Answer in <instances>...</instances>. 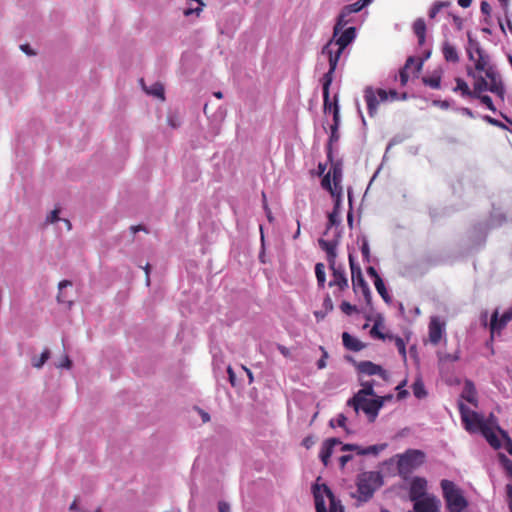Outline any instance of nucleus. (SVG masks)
I'll return each mask as SVG.
<instances>
[{"label":"nucleus","instance_id":"nucleus-1","mask_svg":"<svg viewBox=\"0 0 512 512\" xmlns=\"http://www.w3.org/2000/svg\"><path fill=\"white\" fill-rule=\"evenodd\" d=\"M355 38L356 28L353 26L344 30L342 29L337 36H335V30H333L332 39L322 48V54L328 56V70L335 72L341 54L344 49L355 40Z\"/></svg>","mask_w":512,"mask_h":512},{"label":"nucleus","instance_id":"nucleus-2","mask_svg":"<svg viewBox=\"0 0 512 512\" xmlns=\"http://www.w3.org/2000/svg\"><path fill=\"white\" fill-rule=\"evenodd\" d=\"M320 480L321 477H318L311 487L316 512H344L341 500L335 496L327 484H319Z\"/></svg>","mask_w":512,"mask_h":512},{"label":"nucleus","instance_id":"nucleus-3","mask_svg":"<svg viewBox=\"0 0 512 512\" xmlns=\"http://www.w3.org/2000/svg\"><path fill=\"white\" fill-rule=\"evenodd\" d=\"M443 498L448 511L463 512L469 505L463 490L453 481L443 479L440 482Z\"/></svg>","mask_w":512,"mask_h":512},{"label":"nucleus","instance_id":"nucleus-4","mask_svg":"<svg viewBox=\"0 0 512 512\" xmlns=\"http://www.w3.org/2000/svg\"><path fill=\"white\" fill-rule=\"evenodd\" d=\"M383 485V477L380 472H363L357 476V499L360 502H368L375 491Z\"/></svg>","mask_w":512,"mask_h":512},{"label":"nucleus","instance_id":"nucleus-5","mask_svg":"<svg viewBox=\"0 0 512 512\" xmlns=\"http://www.w3.org/2000/svg\"><path fill=\"white\" fill-rule=\"evenodd\" d=\"M426 454L419 449H407L398 455L397 471L403 480H408L414 470L424 464Z\"/></svg>","mask_w":512,"mask_h":512},{"label":"nucleus","instance_id":"nucleus-6","mask_svg":"<svg viewBox=\"0 0 512 512\" xmlns=\"http://www.w3.org/2000/svg\"><path fill=\"white\" fill-rule=\"evenodd\" d=\"M458 409L467 431L474 432L478 429L482 432L489 427L488 420L481 413L471 410L463 402L458 403Z\"/></svg>","mask_w":512,"mask_h":512},{"label":"nucleus","instance_id":"nucleus-7","mask_svg":"<svg viewBox=\"0 0 512 512\" xmlns=\"http://www.w3.org/2000/svg\"><path fill=\"white\" fill-rule=\"evenodd\" d=\"M341 240V229H337V231L332 236V239L325 240L323 238L318 239V244L322 250L326 252L327 261L329 264V268H333L336 265L337 258V247Z\"/></svg>","mask_w":512,"mask_h":512},{"label":"nucleus","instance_id":"nucleus-8","mask_svg":"<svg viewBox=\"0 0 512 512\" xmlns=\"http://www.w3.org/2000/svg\"><path fill=\"white\" fill-rule=\"evenodd\" d=\"M334 71L328 70L321 78L322 96H323V110L324 113L331 112L333 114L334 101H330V86L333 81Z\"/></svg>","mask_w":512,"mask_h":512},{"label":"nucleus","instance_id":"nucleus-9","mask_svg":"<svg viewBox=\"0 0 512 512\" xmlns=\"http://www.w3.org/2000/svg\"><path fill=\"white\" fill-rule=\"evenodd\" d=\"M372 399L367 398L361 404L360 410H362L370 423H374L378 417L379 411L383 408V398H376L372 396Z\"/></svg>","mask_w":512,"mask_h":512},{"label":"nucleus","instance_id":"nucleus-10","mask_svg":"<svg viewBox=\"0 0 512 512\" xmlns=\"http://www.w3.org/2000/svg\"><path fill=\"white\" fill-rule=\"evenodd\" d=\"M357 372L368 376L378 375L385 381L389 378L388 372L382 366L369 360L360 361L357 364Z\"/></svg>","mask_w":512,"mask_h":512},{"label":"nucleus","instance_id":"nucleus-11","mask_svg":"<svg viewBox=\"0 0 512 512\" xmlns=\"http://www.w3.org/2000/svg\"><path fill=\"white\" fill-rule=\"evenodd\" d=\"M427 489V480L423 477L414 476L411 479L410 488H409V498L412 502L420 500L426 496Z\"/></svg>","mask_w":512,"mask_h":512},{"label":"nucleus","instance_id":"nucleus-12","mask_svg":"<svg viewBox=\"0 0 512 512\" xmlns=\"http://www.w3.org/2000/svg\"><path fill=\"white\" fill-rule=\"evenodd\" d=\"M441 502L435 496H426L414 502L411 512H439Z\"/></svg>","mask_w":512,"mask_h":512},{"label":"nucleus","instance_id":"nucleus-13","mask_svg":"<svg viewBox=\"0 0 512 512\" xmlns=\"http://www.w3.org/2000/svg\"><path fill=\"white\" fill-rule=\"evenodd\" d=\"M330 270L332 271L333 279L330 280V282L328 283V286L329 287L336 286V287H338L339 291H344V290L348 289V287H349L348 278L346 276L344 267L342 265H338L333 268H330Z\"/></svg>","mask_w":512,"mask_h":512},{"label":"nucleus","instance_id":"nucleus-14","mask_svg":"<svg viewBox=\"0 0 512 512\" xmlns=\"http://www.w3.org/2000/svg\"><path fill=\"white\" fill-rule=\"evenodd\" d=\"M340 444H342L341 440L336 437L328 438L322 443L319 458L325 467L330 463V457L333 454L334 447Z\"/></svg>","mask_w":512,"mask_h":512},{"label":"nucleus","instance_id":"nucleus-15","mask_svg":"<svg viewBox=\"0 0 512 512\" xmlns=\"http://www.w3.org/2000/svg\"><path fill=\"white\" fill-rule=\"evenodd\" d=\"M501 87H497L494 83H488L487 80L481 76L478 75L473 88V97H479L483 92L490 91L494 94H500Z\"/></svg>","mask_w":512,"mask_h":512},{"label":"nucleus","instance_id":"nucleus-16","mask_svg":"<svg viewBox=\"0 0 512 512\" xmlns=\"http://www.w3.org/2000/svg\"><path fill=\"white\" fill-rule=\"evenodd\" d=\"M364 99L367 104V111L370 117H374L377 113L378 105L380 103L375 89L372 86H366L364 89Z\"/></svg>","mask_w":512,"mask_h":512},{"label":"nucleus","instance_id":"nucleus-17","mask_svg":"<svg viewBox=\"0 0 512 512\" xmlns=\"http://www.w3.org/2000/svg\"><path fill=\"white\" fill-rule=\"evenodd\" d=\"M428 329L430 342L437 345L445 332L444 325L437 317H433L429 323Z\"/></svg>","mask_w":512,"mask_h":512},{"label":"nucleus","instance_id":"nucleus-18","mask_svg":"<svg viewBox=\"0 0 512 512\" xmlns=\"http://www.w3.org/2000/svg\"><path fill=\"white\" fill-rule=\"evenodd\" d=\"M461 398H463L464 400H466L468 403L472 404L475 407L478 406L477 391L472 380H465L464 387L461 392Z\"/></svg>","mask_w":512,"mask_h":512},{"label":"nucleus","instance_id":"nucleus-19","mask_svg":"<svg viewBox=\"0 0 512 512\" xmlns=\"http://www.w3.org/2000/svg\"><path fill=\"white\" fill-rule=\"evenodd\" d=\"M342 343L347 350L353 352H359L366 347L365 343L361 342L358 338L352 336L348 332L342 333Z\"/></svg>","mask_w":512,"mask_h":512},{"label":"nucleus","instance_id":"nucleus-20","mask_svg":"<svg viewBox=\"0 0 512 512\" xmlns=\"http://www.w3.org/2000/svg\"><path fill=\"white\" fill-rule=\"evenodd\" d=\"M353 291L357 294L359 291L362 293L366 303L368 305L372 302V292L371 289L364 279V277H361L355 281L352 282Z\"/></svg>","mask_w":512,"mask_h":512},{"label":"nucleus","instance_id":"nucleus-21","mask_svg":"<svg viewBox=\"0 0 512 512\" xmlns=\"http://www.w3.org/2000/svg\"><path fill=\"white\" fill-rule=\"evenodd\" d=\"M331 165V173L333 175V183L336 188L341 187V181L343 177V162L342 159L334 160V156L332 155V160H327Z\"/></svg>","mask_w":512,"mask_h":512},{"label":"nucleus","instance_id":"nucleus-22","mask_svg":"<svg viewBox=\"0 0 512 512\" xmlns=\"http://www.w3.org/2000/svg\"><path fill=\"white\" fill-rule=\"evenodd\" d=\"M467 57L470 61H474V54H477L483 50L480 42L472 36L470 31L467 32V45L465 47Z\"/></svg>","mask_w":512,"mask_h":512},{"label":"nucleus","instance_id":"nucleus-23","mask_svg":"<svg viewBox=\"0 0 512 512\" xmlns=\"http://www.w3.org/2000/svg\"><path fill=\"white\" fill-rule=\"evenodd\" d=\"M384 317L382 314H377L374 319V325L372 329L370 330V335L373 338L380 339V340H392V337H394L393 334H385L379 330V328L383 325Z\"/></svg>","mask_w":512,"mask_h":512},{"label":"nucleus","instance_id":"nucleus-24","mask_svg":"<svg viewBox=\"0 0 512 512\" xmlns=\"http://www.w3.org/2000/svg\"><path fill=\"white\" fill-rule=\"evenodd\" d=\"M443 57L447 62L457 63L460 60L459 53L455 46H453L448 40L442 43Z\"/></svg>","mask_w":512,"mask_h":512},{"label":"nucleus","instance_id":"nucleus-25","mask_svg":"<svg viewBox=\"0 0 512 512\" xmlns=\"http://www.w3.org/2000/svg\"><path fill=\"white\" fill-rule=\"evenodd\" d=\"M368 397H370V394L361 388L351 398L348 399L347 406L352 407L355 413L358 414L360 411L361 404Z\"/></svg>","mask_w":512,"mask_h":512},{"label":"nucleus","instance_id":"nucleus-26","mask_svg":"<svg viewBox=\"0 0 512 512\" xmlns=\"http://www.w3.org/2000/svg\"><path fill=\"white\" fill-rule=\"evenodd\" d=\"M443 71L441 69H435L431 76L422 77V82L425 86H428L432 89H440L441 88V79H442Z\"/></svg>","mask_w":512,"mask_h":512},{"label":"nucleus","instance_id":"nucleus-27","mask_svg":"<svg viewBox=\"0 0 512 512\" xmlns=\"http://www.w3.org/2000/svg\"><path fill=\"white\" fill-rule=\"evenodd\" d=\"M332 228H334L333 234L337 231V229H341V232L343 231V227L341 226L340 214H338L336 211H331L330 213H328V222L323 235H329Z\"/></svg>","mask_w":512,"mask_h":512},{"label":"nucleus","instance_id":"nucleus-28","mask_svg":"<svg viewBox=\"0 0 512 512\" xmlns=\"http://www.w3.org/2000/svg\"><path fill=\"white\" fill-rule=\"evenodd\" d=\"M485 75L490 80V83H494L497 87H501L502 92L500 94H496V95L498 97H500L501 99H503L504 94H505V87H504L502 80L500 78H498V73H497L496 69L493 66H489L486 69Z\"/></svg>","mask_w":512,"mask_h":512},{"label":"nucleus","instance_id":"nucleus-29","mask_svg":"<svg viewBox=\"0 0 512 512\" xmlns=\"http://www.w3.org/2000/svg\"><path fill=\"white\" fill-rule=\"evenodd\" d=\"M481 434L492 448L495 450L502 448V443L491 426L482 431Z\"/></svg>","mask_w":512,"mask_h":512},{"label":"nucleus","instance_id":"nucleus-30","mask_svg":"<svg viewBox=\"0 0 512 512\" xmlns=\"http://www.w3.org/2000/svg\"><path fill=\"white\" fill-rule=\"evenodd\" d=\"M413 31L418 38V44L422 46L426 38V23L424 19L418 18L413 23Z\"/></svg>","mask_w":512,"mask_h":512},{"label":"nucleus","instance_id":"nucleus-31","mask_svg":"<svg viewBox=\"0 0 512 512\" xmlns=\"http://www.w3.org/2000/svg\"><path fill=\"white\" fill-rule=\"evenodd\" d=\"M339 139H340L339 129H336V127H330V135H329V139L326 144V147H325L327 160H332L333 144L337 143L339 141Z\"/></svg>","mask_w":512,"mask_h":512},{"label":"nucleus","instance_id":"nucleus-32","mask_svg":"<svg viewBox=\"0 0 512 512\" xmlns=\"http://www.w3.org/2000/svg\"><path fill=\"white\" fill-rule=\"evenodd\" d=\"M456 86L453 88V92H459L463 98H473V91L470 90L467 82L460 78H455Z\"/></svg>","mask_w":512,"mask_h":512},{"label":"nucleus","instance_id":"nucleus-33","mask_svg":"<svg viewBox=\"0 0 512 512\" xmlns=\"http://www.w3.org/2000/svg\"><path fill=\"white\" fill-rule=\"evenodd\" d=\"M478 58L474 60L475 62V70L479 72H486V69L490 66V56L483 49L481 52L477 53Z\"/></svg>","mask_w":512,"mask_h":512},{"label":"nucleus","instance_id":"nucleus-34","mask_svg":"<svg viewBox=\"0 0 512 512\" xmlns=\"http://www.w3.org/2000/svg\"><path fill=\"white\" fill-rule=\"evenodd\" d=\"M506 326H502V319L499 317L498 310H495L490 319L489 328L491 331V341L493 340V334L495 332L500 333Z\"/></svg>","mask_w":512,"mask_h":512},{"label":"nucleus","instance_id":"nucleus-35","mask_svg":"<svg viewBox=\"0 0 512 512\" xmlns=\"http://www.w3.org/2000/svg\"><path fill=\"white\" fill-rule=\"evenodd\" d=\"M348 261H349V266H350V270H351V280L352 282L361 278V277H364L363 276V273H362V270H361V267L359 265V263L356 261L353 253H349L348 254Z\"/></svg>","mask_w":512,"mask_h":512},{"label":"nucleus","instance_id":"nucleus-36","mask_svg":"<svg viewBox=\"0 0 512 512\" xmlns=\"http://www.w3.org/2000/svg\"><path fill=\"white\" fill-rule=\"evenodd\" d=\"M141 84L143 86V89L146 91L147 94L158 97L162 100H164V86L160 82L153 83L149 88H146L144 85L143 79H141Z\"/></svg>","mask_w":512,"mask_h":512},{"label":"nucleus","instance_id":"nucleus-37","mask_svg":"<svg viewBox=\"0 0 512 512\" xmlns=\"http://www.w3.org/2000/svg\"><path fill=\"white\" fill-rule=\"evenodd\" d=\"M413 394L417 399H424L427 396V390L421 377H417L412 384Z\"/></svg>","mask_w":512,"mask_h":512},{"label":"nucleus","instance_id":"nucleus-38","mask_svg":"<svg viewBox=\"0 0 512 512\" xmlns=\"http://www.w3.org/2000/svg\"><path fill=\"white\" fill-rule=\"evenodd\" d=\"M374 286L378 294L382 297L383 301L387 304H390L392 302V297L385 286L384 280L382 278H378V280L375 281Z\"/></svg>","mask_w":512,"mask_h":512},{"label":"nucleus","instance_id":"nucleus-39","mask_svg":"<svg viewBox=\"0 0 512 512\" xmlns=\"http://www.w3.org/2000/svg\"><path fill=\"white\" fill-rule=\"evenodd\" d=\"M315 276H316L318 288L323 289L326 284L325 265L323 263H321V262L316 263Z\"/></svg>","mask_w":512,"mask_h":512},{"label":"nucleus","instance_id":"nucleus-40","mask_svg":"<svg viewBox=\"0 0 512 512\" xmlns=\"http://www.w3.org/2000/svg\"><path fill=\"white\" fill-rule=\"evenodd\" d=\"M349 16L350 15L341 9L333 29L335 30V36H337L341 30L344 29V27L350 22V19L348 18Z\"/></svg>","mask_w":512,"mask_h":512},{"label":"nucleus","instance_id":"nucleus-41","mask_svg":"<svg viewBox=\"0 0 512 512\" xmlns=\"http://www.w3.org/2000/svg\"><path fill=\"white\" fill-rule=\"evenodd\" d=\"M498 462L502 469L505 471L507 477L512 479V460L508 458L504 453H498Z\"/></svg>","mask_w":512,"mask_h":512},{"label":"nucleus","instance_id":"nucleus-42","mask_svg":"<svg viewBox=\"0 0 512 512\" xmlns=\"http://www.w3.org/2000/svg\"><path fill=\"white\" fill-rule=\"evenodd\" d=\"M387 444H375L368 447H362L360 455L378 456L386 448Z\"/></svg>","mask_w":512,"mask_h":512},{"label":"nucleus","instance_id":"nucleus-43","mask_svg":"<svg viewBox=\"0 0 512 512\" xmlns=\"http://www.w3.org/2000/svg\"><path fill=\"white\" fill-rule=\"evenodd\" d=\"M496 430L500 433L501 437L504 440V443L502 444V447L510 454L512 455V439L509 436L508 432L504 429H502L499 425L496 426Z\"/></svg>","mask_w":512,"mask_h":512},{"label":"nucleus","instance_id":"nucleus-44","mask_svg":"<svg viewBox=\"0 0 512 512\" xmlns=\"http://www.w3.org/2000/svg\"><path fill=\"white\" fill-rule=\"evenodd\" d=\"M482 120H484L485 122H487L488 124L492 125V126H495V127H498L502 130H507L510 132V130H512V126L509 124V126L505 123H503L502 121L498 120V119H495L489 115H483L482 117Z\"/></svg>","mask_w":512,"mask_h":512},{"label":"nucleus","instance_id":"nucleus-45","mask_svg":"<svg viewBox=\"0 0 512 512\" xmlns=\"http://www.w3.org/2000/svg\"><path fill=\"white\" fill-rule=\"evenodd\" d=\"M321 186L323 187V189L329 191L331 196H335L336 192H338V190H339V187L338 188H336L335 186H334V188L332 187L331 172H328L327 174L322 176Z\"/></svg>","mask_w":512,"mask_h":512},{"label":"nucleus","instance_id":"nucleus-46","mask_svg":"<svg viewBox=\"0 0 512 512\" xmlns=\"http://www.w3.org/2000/svg\"><path fill=\"white\" fill-rule=\"evenodd\" d=\"M333 123L330 127H336V129H339L340 127V106L338 103V95H334V105H333Z\"/></svg>","mask_w":512,"mask_h":512},{"label":"nucleus","instance_id":"nucleus-47","mask_svg":"<svg viewBox=\"0 0 512 512\" xmlns=\"http://www.w3.org/2000/svg\"><path fill=\"white\" fill-rule=\"evenodd\" d=\"M71 285H72V283H71V281H69V280H63V281H61V282L59 283V293H58V295H57V300H58V302H59V303H67L69 307L72 305L73 301H72V300H68V299L65 297V295H64V293H63V291H62V290H63V288H64V287L71 286Z\"/></svg>","mask_w":512,"mask_h":512},{"label":"nucleus","instance_id":"nucleus-48","mask_svg":"<svg viewBox=\"0 0 512 512\" xmlns=\"http://www.w3.org/2000/svg\"><path fill=\"white\" fill-rule=\"evenodd\" d=\"M407 138V136L403 135V134H396L394 135L388 142L387 146H386V150H385V154L383 156V160L386 159V156H387V153L389 152V150L395 146V145H398V144H401L405 139Z\"/></svg>","mask_w":512,"mask_h":512},{"label":"nucleus","instance_id":"nucleus-49","mask_svg":"<svg viewBox=\"0 0 512 512\" xmlns=\"http://www.w3.org/2000/svg\"><path fill=\"white\" fill-rule=\"evenodd\" d=\"M363 8H365L364 4L360 0H357L351 4L345 5L342 10H344L348 15H351L353 13L360 12Z\"/></svg>","mask_w":512,"mask_h":512},{"label":"nucleus","instance_id":"nucleus-50","mask_svg":"<svg viewBox=\"0 0 512 512\" xmlns=\"http://www.w3.org/2000/svg\"><path fill=\"white\" fill-rule=\"evenodd\" d=\"M204 113L209 119H212L213 121H218V120L222 121V119H223V115L221 112L212 111V108H211V105L209 102L204 105Z\"/></svg>","mask_w":512,"mask_h":512},{"label":"nucleus","instance_id":"nucleus-51","mask_svg":"<svg viewBox=\"0 0 512 512\" xmlns=\"http://www.w3.org/2000/svg\"><path fill=\"white\" fill-rule=\"evenodd\" d=\"M472 99H479L482 104H484L487 109L492 111L493 113L497 112V108L495 107L492 98L489 95H479V97H473Z\"/></svg>","mask_w":512,"mask_h":512},{"label":"nucleus","instance_id":"nucleus-52","mask_svg":"<svg viewBox=\"0 0 512 512\" xmlns=\"http://www.w3.org/2000/svg\"><path fill=\"white\" fill-rule=\"evenodd\" d=\"M50 357V351L45 349L38 359L32 360V365L35 368H41Z\"/></svg>","mask_w":512,"mask_h":512},{"label":"nucleus","instance_id":"nucleus-53","mask_svg":"<svg viewBox=\"0 0 512 512\" xmlns=\"http://www.w3.org/2000/svg\"><path fill=\"white\" fill-rule=\"evenodd\" d=\"M392 340L395 341V345L397 347V350H398L399 354L404 359H406V345H405L404 340L401 337L397 336V335H394V337H392Z\"/></svg>","mask_w":512,"mask_h":512},{"label":"nucleus","instance_id":"nucleus-54","mask_svg":"<svg viewBox=\"0 0 512 512\" xmlns=\"http://www.w3.org/2000/svg\"><path fill=\"white\" fill-rule=\"evenodd\" d=\"M346 422H347V417L343 413H340L337 415L336 419H331L329 421V426L334 428L335 425H337L341 428H344L346 426Z\"/></svg>","mask_w":512,"mask_h":512},{"label":"nucleus","instance_id":"nucleus-55","mask_svg":"<svg viewBox=\"0 0 512 512\" xmlns=\"http://www.w3.org/2000/svg\"><path fill=\"white\" fill-rule=\"evenodd\" d=\"M340 309L344 314L348 316L352 315L354 312H357V307L348 301H343L340 304Z\"/></svg>","mask_w":512,"mask_h":512},{"label":"nucleus","instance_id":"nucleus-56","mask_svg":"<svg viewBox=\"0 0 512 512\" xmlns=\"http://www.w3.org/2000/svg\"><path fill=\"white\" fill-rule=\"evenodd\" d=\"M334 197V206L332 211H336L338 214L341 213V206H342V187H339L338 192H336V195Z\"/></svg>","mask_w":512,"mask_h":512},{"label":"nucleus","instance_id":"nucleus-57","mask_svg":"<svg viewBox=\"0 0 512 512\" xmlns=\"http://www.w3.org/2000/svg\"><path fill=\"white\" fill-rule=\"evenodd\" d=\"M374 380L370 381H361L360 385L362 386V389H364L367 393L370 394V397L376 396L375 390H374Z\"/></svg>","mask_w":512,"mask_h":512},{"label":"nucleus","instance_id":"nucleus-58","mask_svg":"<svg viewBox=\"0 0 512 512\" xmlns=\"http://www.w3.org/2000/svg\"><path fill=\"white\" fill-rule=\"evenodd\" d=\"M262 206H263V209L265 211V214H266V217L268 219V221L270 223L273 222L274 220V217L272 216V212L268 206V203H267V198H266V194L264 192H262Z\"/></svg>","mask_w":512,"mask_h":512},{"label":"nucleus","instance_id":"nucleus-59","mask_svg":"<svg viewBox=\"0 0 512 512\" xmlns=\"http://www.w3.org/2000/svg\"><path fill=\"white\" fill-rule=\"evenodd\" d=\"M431 56V51L427 50L422 57L418 58L415 71L419 73L423 67L424 62Z\"/></svg>","mask_w":512,"mask_h":512},{"label":"nucleus","instance_id":"nucleus-60","mask_svg":"<svg viewBox=\"0 0 512 512\" xmlns=\"http://www.w3.org/2000/svg\"><path fill=\"white\" fill-rule=\"evenodd\" d=\"M406 383L407 380H403L401 383L397 385L396 390H398V399H404L409 395V392L406 389H404Z\"/></svg>","mask_w":512,"mask_h":512},{"label":"nucleus","instance_id":"nucleus-61","mask_svg":"<svg viewBox=\"0 0 512 512\" xmlns=\"http://www.w3.org/2000/svg\"><path fill=\"white\" fill-rule=\"evenodd\" d=\"M453 103V100H433L432 104L434 106H437L443 110H447L451 107V104Z\"/></svg>","mask_w":512,"mask_h":512},{"label":"nucleus","instance_id":"nucleus-62","mask_svg":"<svg viewBox=\"0 0 512 512\" xmlns=\"http://www.w3.org/2000/svg\"><path fill=\"white\" fill-rule=\"evenodd\" d=\"M320 350L322 351V356L316 362V366L318 369H324L326 367V359L328 358V352L321 346Z\"/></svg>","mask_w":512,"mask_h":512},{"label":"nucleus","instance_id":"nucleus-63","mask_svg":"<svg viewBox=\"0 0 512 512\" xmlns=\"http://www.w3.org/2000/svg\"><path fill=\"white\" fill-rule=\"evenodd\" d=\"M322 307L324 310H326V312H331L333 311L334 309V304H333V301L330 297L329 294H326V296L324 297V300H323V304H322Z\"/></svg>","mask_w":512,"mask_h":512},{"label":"nucleus","instance_id":"nucleus-64","mask_svg":"<svg viewBox=\"0 0 512 512\" xmlns=\"http://www.w3.org/2000/svg\"><path fill=\"white\" fill-rule=\"evenodd\" d=\"M502 326H506L510 321H512V307L506 310L502 315Z\"/></svg>","mask_w":512,"mask_h":512}]
</instances>
